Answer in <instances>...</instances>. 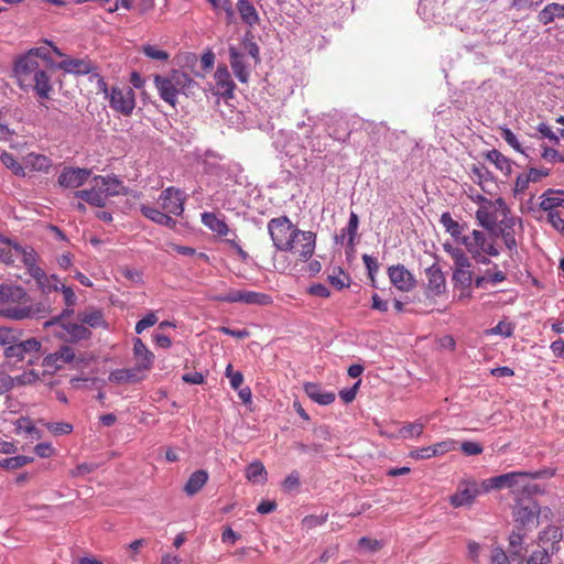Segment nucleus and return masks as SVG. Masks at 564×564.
<instances>
[{
    "label": "nucleus",
    "instance_id": "43",
    "mask_svg": "<svg viewBox=\"0 0 564 564\" xmlns=\"http://www.w3.org/2000/svg\"><path fill=\"white\" fill-rule=\"evenodd\" d=\"M167 77L173 83L178 93L184 91L194 84L193 78L183 70H173Z\"/></svg>",
    "mask_w": 564,
    "mask_h": 564
},
{
    "label": "nucleus",
    "instance_id": "35",
    "mask_svg": "<svg viewBox=\"0 0 564 564\" xmlns=\"http://www.w3.org/2000/svg\"><path fill=\"white\" fill-rule=\"evenodd\" d=\"M268 473L264 465L260 460L250 463L246 468V478L254 484H263L267 481Z\"/></svg>",
    "mask_w": 564,
    "mask_h": 564
},
{
    "label": "nucleus",
    "instance_id": "6",
    "mask_svg": "<svg viewBox=\"0 0 564 564\" xmlns=\"http://www.w3.org/2000/svg\"><path fill=\"white\" fill-rule=\"evenodd\" d=\"M40 68V64L37 59L31 55L29 52L20 56L13 66L14 75L18 79L19 86L22 89H28L31 86V77L36 74V72H42Z\"/></svg>",
    "mask_w": 564,
    "mask_h": 564
},
{
    "label": "nucleus",
    "instance_id": "31",
    "mask_svg": "<svg viewBox=\"0 0 564 564\" xmlns=\"http://www.w3.org/2000/svg\"><path fill=\"white\" fill-rule=\"evenodd\" d=\"M237 10L241 21L250 28L257 25L260 21L259 13L249 0H238Z\"/></svg>",
    "mask_w": 564,
    "mask_h": 564
},
{
    "label": "nucleus",
    "instance_id": "36",
    "mask_svg": "<svg viewBox=\"0 0 564 564\" xmlns=\"http://www.w3.org/2000/svg\"><path fill=\"white\" fill-rule=\"evenodd\" d=\"M540 207L547 213L556 212V208L564 207V198L560 192L549 191L541 196Z\"/></svg>",
    "mask_w": 564,
    "mask_h": 564
},
{
    "label": "nucleus",
    "instance_id": "49",
    "mask_svg": "<svg viewBox=\"0 0 564 564\" xmlns=\"http://www.w3.org/2000/svg\"><path fill=\"white\" fill-rule=\"evenodd\" d=\"M423 430L424 424L416 421L413 423H408L404 426H402L399 431V434L402 438L419 437L422 435Z\"/></svg>",
    "mask_w": 564,
    "mask_h": 564
},
{
    "label": "nucleus",
    "instance_id": "21",
    "mask_svg": "<svg viewBox=\"0 0 564 564\" xmlns=\"http://www.w3.org/2000/svg\"><path fill=\"white\" fill-rule=\"evenodd\" d=\"M154 85L159 91L160 97L172 107H175L177 95L180 93L170 80V78L167 76L155 75Z\"/></svg>",
    "mask_w": 564,
    "mask_h": 564
},
{
    "label": "nucleus",
    "instance_id": "39",
    "mask_svg": "<svg viewBox=\"0 0 564 564\" xmlns=\"http://www.w3.org/2000/svg\"><path fill=\"white\" fill-rule=\"evenodd\" d=\"M358 225H359L358 215L356 213L351 212L349 215V220H348L347 226L344 229H341V234L339 236L335 237L336 241L343 243L345 238L348 237V245L352 246L355 236L358 230Z\"/></svg>",
    "mask_w": 564,
    "mask_h": 564
},
{
    "label": "nucleus",
    "instance_id": "4",
    "mask_svg": "<svg viewBox=\"0 0 564 564\" xmlns=\"http://www.w3.org/2000/svg\"><path fill=\"white\" fill-rule=\"evenodd\" d=\"M487 492L489 491L486 490V480L465 478L459 481L456 492L449 497V503L454 508L470 507L478 496Z\"/></svg>",
    "mask_w": 564,
    "mask_h": 564
},
{
    "label": "nucleus",
    "instance_id": "13",
    "mask_svg": "<svg viewBox=\"0 0 564 564\" xmlns=\"http://www.w3.org/2000/svg\"><path fill=\"white\" fill-rule=\"evenodd\" d=\"M457 448V442L445 440L431 446L420 447L410 452V457L414 459H430L432 457L442 456Z\"/></svg>",
    "mask_w": 564,
    "mask_h": 564
},
{
    "label": "nucleus",
    "instance_id": "9",
    "mask_svg": "<svg viewBox=\"0 0 564 564\" xmlns=\"http://www.w3.org/2000/svg\"><path fill=\"white\" fill-rule=\"evenodd\" d=\"M462 245L465 246L467 252L479 256V252L486 251L490 257L499 256V250L489 241L486 235L477 229H474L470 235L462 237Z\"/></svg>",
    "mask_w": 564,
    "mask_h": 564
},
{
    "label": "nucleus",
    "instance_id": "40",
    "mask_svg": "<svg viewBox=\"0 0 564 564\" xmlns=\"http://www.w3.org/2000/svg\"><path fill=\"white\" fill-rule=\"evenodd\" d=\"M23 160L26 166L37 172H47L52 165L51 160L43 154L29 153Z\"/></svg>",
    "mask_w": 564,
    "mask_h": 564
},
{
    "label": "nucleus",
    "instance_id": "59",
    "mask_svg": "<svg viewBox=\"0 0 564 564\" xmlns=\"http://www.w3.org/2000/svg\"><path fill=\"white\" fill-rule=\"evenodd\" d=\"M156 322H158V317H156V315L153 312L147 314L143 318H141L135 324V333L137 334H141L148 327H151V326L155 325Z\"/></svg>",
    "mask_w": 564,
    "mask_h": 564
},
{
    "label": "nucleus",
    "instance_id": "42",
    "mask_svg": "<svg viewBox=\"0 0 564 564\" xmlns=\"http://www.w3.org/2000/svg\"><path fill=\"white\" fill-rule=\"evenodd\" d=\"M77 317L83 325H88L93 328H98L105 325L104 315L99 310L90 308L88 311L80 312Z\"/></svg>",
    "mask_w": 564,
    "mask_h": 564
},
{
    "label": "nucleus",
    "instance_id": "34",
    "mask_svg": "<svg viewBox=\"0 0 564 564\" xmlns=\"http://www.w3.org/2000/svg\"><path fill=\"white\" fill-rule=\"evenodd\" d=\"M208 473L206 470L199 469L194 471L184 486V491L188 496H194L197 494L207 482Z\"/></svg>",
    "mask_w": 564,
    "mask_h": 564
},
{
    "label": "nucleus",
    "instance_id": "54",
    "mask_svg": "<svg viewBox=\"0 0 564 564\" xmlns=\"http://www.w3.org/2000/svg\"><path fill=\"white\" fill-rule=\"evenodd\" d=\"M29 273L34 278L40 288L44 293H46V284L45 282H50L48 276H46L45 272L35 263L32 267L28 268Z\"/></svg>",
    "mask_w": 564,
    "mask_h": 564
},
{
    "label": "nucleus",
    "instance_id": "44",
    "mask_svg": "<svg viewBox=\"0 0 564 564\" xmlns=\"http://www.w3.org/2000/svg\"><path fill=\"white\" fill-rule=\"evenodd\" d=\"M242 303L265 306L272 303V297L265 293L245 290Z\"/></svg>",
    "mask_w": 564,
    "mask_h": 564
},
{
    "label": "nucleus",
    "instance_id": "16",
    "mask_svg": "<svg viewBox=\"0 0 564 564\" xmlns=\"http://www.w3.org/2000/svg\"><path fill=\"white\" fill-rule=\"evenodd\" d=\"M388 274L391 283L400 291L409 292L415 286L416 281L414 276L402 264L390 267Z\"/></svg>",
    "mask_w": 564,
    "mask_h": 564
},
{
    "label": "nucleus",
    "instance_id": "30",
    "mask_svg": "<svg viewBox=\"0 0 564 564\" xmlns=\"http://www.w3.org/2000/svg\"><path fill=\"white\" fill-rule=\"evenodd\" d=\"M202 223L205 227H207L213 232L218 236H227L229 232V227L226 224L224 218L218 217L214 213L205 212L202 214Z\"/></svg>",
    "mask_w": 564,
    "mask_h": 564
},
{
    "label": "nucleus",
    "instance_id": "47",
    "mask_svg": "<svg viewBox=\"0 0 564 564\" xmlns=\"http://www.w3.org/2000/svg\"><path fill=\"white\" fill-rule=\"evenodd\" d=\"M0 161L7 169L11 170L15 175H25L24 167L15 160V158L11 153L3 151L0 155Z\"/></svg>",
    "mask_w": 564,
    "mask_h": 564
},
{
    "label": "nucleus",
    "instance_id": "2",
    "mask_svg": "<svg viewBox=\"0 0 564 564\" xmlns=\"http://www.w3.org/2000/svg\"><path fill=\"white\" fill-rule=\"evenodd\" d=\"M268 231L272 239L273 246L280 251L291 250L292 245L290 241L294 242V238L299 237V235L303 237L302 240L305 242L304 249L306 250L304 253H306V251L310 249V243L312 241L310 239L312 236L305 234V230L296 228L288 216L272 218L268 223Z\"/></svg>",
    "mask_w": 564,
    "mask_h": 564
},
{
    "label": "nucleus",
    "instance_id": "8",
    "mask_svg": "<svg viewBox=\"0 0 564 564\" xmlns=\"http://www.w3.org/2000/svg\"><path fill=\"white\" fill-rule=\"evenodd\" d=\"M110 107L123 116H130L135 107L134 91L131 87H112L109 94Z\"/></svg>",
    "mask_w": 564,
    "mask_h": 564
},
{
    "label": "nucleus",
    "instance_id": "51",
    "mask_svg": "<svg viewBox=\"0 0 564 564\" xmlns=\"http://www.w3.org/2000/svg\"><path fill=\"white\" fill-rule=\"evenodd\" d=\"M513 329L514 328L511 323L501 321L495 327L487 329L486 333L488 335H499L503 338H509L512 336Z\"/></svg>",
    "mask_w": 564,
    "mask_h": 564
},
{
    "label": "nucleus",
    "instance_id": "48",
    "mask_svg": "<svg viewBox=\"0 0 564 564\" xmlns=\"http://www.w3.org/2000/svg\"><path fill=\"white\" fill-rule=\"evenodd\" d=\"M452 280L454 286H471L473 272L469 269H454Z\"/></svg>",
    "mask_w": 564,
    "mask_h": 564
},
{
    "label": "nucleus",
    "instance_id": "57",
    "mask_svg": "<svg viewBox=\"0 0 564 564\" xmlns=\"http://www.w3.org/2000/svg\"><path fill=\"white\" fill-rule=\"evenodd\" d=\"M47 430L54 435H65L69 434L73 431V426L68 423L57 422V423H44Z\"/></svg>",
    "mask_w": 564,
    "mask_h": 564
},
{
    "label": "nucleus",
    "instance_id": "46",
    "mask_svg": "<svg viewBox=\"0 0 564 564\" xmlns=\"http://www.w3.org/2000/svg\"><path fill=\"white\" fill-rule=\"evenodd\" d=\"M20 258L26 268L36 263V252L32 248L14 245V259Z\"/></svg>",
    "mask_w": 564,
    "mask_h": 564
},
{
    "label": "nucleus",
    "instance_id": "10",
    "mask_svg": "<svg viewBox=\"0 0 564 564\" xmlns=\"http://www.w3.org/2000/svg\"><path fill=\"white\" fill-rule=\"evenodd\" d=\"M29 303V294L19 285L3 283L0 284V304L6 307H19Z\"/></svg>",
    "mask_w": 564,
    "mask_h": 564
},
{
    "label": "nucleus",
    "instance_id": "38",
    "mask_svg": "<svg viewBox=\"0 0 564 564\" xmlns=\"http://www.w3.org/2000/svg\"><path fill=\"white\" fill-rule=\"evenodd\" d=\"M440 221L445 228L446 232H448L455 239V241L460 243L462 237L465 236L463 235V226L458 221L454 220L451 214L447 212L441 215Z\"/></svg>",
    "mask_w": 564,
    "mask_h": 564
},
{
    "label": "nucleus",
    "instance_id": "55",
    "mask_svg": "<svg viewBox=\"0 0 564 564\" xmlns=\"http://www.w3.org/2000/svg\"><path fill=\"white\" fill-rule=\"evenodd\" d=\"M328 281L332 285H334L338 290H341L349 285L348 279L345 276V274L340 268L335 269L333 274L328 275Z\"/></svg>",
    "mask_w": 564,
    "mask_h": 564
},
{
    "label": "nucleus",
    "instance_id": "24",
    "mask_svg": "<svg viewBox=\"0 0 564 564\" xmlns=\"http://www.w3.org/2000/svg\"><path fill=\"white\" fill-rule=\"evenodd\" d=\"M145 369L140 368L138 365L130 369H117L109 376V380L117 383H135L145 378L142 373Z\"/></svg>",
    "mask_w": 564,
    "mask_h": 564
},
{
    "label": "nucleus",
    "instance_id": "58",
    "mask_svg": "<svg viewBox=\"0 0 564 564\" xmlns=\"http://www.w3.org/2000/svg\"><path fill=\"white\" fill-rule=\"evenodd\" d=\"M141 213L144 217L154 221L155 224H160L162 221V217L164 215V213L159 210L158 208L147 206V205L141 206Z\"/></svg>",
    "mask_w": 564,
    "mask_h": 564
},
{
    "label": "nucleus",
    "instance_id": "56",
    "mask_svg": "<svg viewBox=\"0 0 564 564\" xmlns=\"http://www.w3.org/2000/svg\"><path fill=\"white\" fill-rule=\"evenodd\" d=\"M245 290H232L225 294L216 296L219 302L226 303H242Z\"/></svg>",
    "mask_w": 564,
    "mask_h": 564
},
{
    "label": "nucleus",
    "instance_id": "5",
    "mask_svg": "<svg viewBox=\"0 0 564 564\" xmlns=\"http://www.w3.org/2000/svg\"><path fill=\"white\" fill-rule=\"evenodd\" d=\"M540 506L532 499L519 500L513 507V519L518 529L531 530L539 525Z\"/></svg>",
    "mask_w": 564,
    "mask_h": 564
},
{
    "label": "nucleus",
    "instance_id": "11",
    "mask_svg": "<svg viewBox=\"0 0 564 564\" xmlns=\"http://www.w3.org/2000/svg\"><path fill=\"white\" fill-rule=\"evenodd\" d=\"M502 219L498 221V226L496 230L492 232L495 236H501L506 247L512 251L517 249V239H516V225L517 219L509 215L507 208L502 209Z\"/></svg>",
    "mask_w": 564,
    "mask_h": 564
},
{
    "label": "nucleus",
    "instance_id": "1",
    "mask_svg": "<svg viewBox=\"0 0 564 564\" xmlns=\"http://www.w3.org/2000/svg\"><path fill=\"white\" fill-rule=\"evenodd\" d=\"M0 346L3 347V355L9 361L18 362L36 355L42 345L36 338L22 339V333L9 327H0Z\"/></svg>",
    "mask_w": 564,
    "mask_h": 564
},
{
    "label": "nucleus",
    "instance_id": "61",
    "mask_svg": "<svg viewBox=\"0 0 564 564\" xmlns=\"http://www.w3.org/2000/svg\"><path fill=\"white\" fill-rule=\"evenodd\" d=\"M501 137L516 151L524 153V151L521 148L520 142L518 141V138L510 129H508V128L502 129Z\"/></svg>",
    "mask_w": 564,
    "mask_h": 564
},
{
    "label": "nucleus",
    "instance_id": "14",
    "mask_svg": "<svg viewBox=\"0 0 564 564\" xmlns=\"http://www.w3.org/2000/svg\"><path fill=\"white\" fill-rule=\"evenodd\" d=\"M75 357L74 349L67 345H63L55 352L47 355L43 359V366L48 370L56 371L62 369L65 365L72 364Z\"/></svg>",
    "mask_w": 564,
    "mask_h": 564
},
{
    "label": "nucleus",
    "instance_id": "3",
    "mask_svg": "<svg viewBox=\"0 0 564 564\" xmlns=\"http://www.w3.org/2000/svg\"><path fill=\"white\" fill-rule=\"evenodd\" d=\"M554 475L551 468L536 471H511L486 479V490L511 488L528 490L527 479L550 478Z\"/></svg>",
    "mask_w": 564,
    "mask_h": 564
},
{
    "label": "nucleus",
    "instance_id": "28",
    "mask_svg": "<svg viewBox=\"0 0 564 564\" xmlns=\"http://www.w3.org/2000/svg\"><path fill=\"white\" fill-rule=\"evenodd\" d=\"M75 196L95 207H105L107 200L101 187L97 183L90 189L77 191Z\"/></svg>",
    "mask_w": 564,
    "mask_h": 564
},
{
    "label": "nucleus",
    "instance_id": "12",
    "mask_svg": "<svg viewBox=\"0 0 564 564\" xmlns=\"http://www.w3.org/2000/svg\"><path fill=\"white\" fill-rule=\"evenodd\" d=\"M160 200L167 214L180 216L184 212L185 195L178 188L173 186L165 188L160 195Z\"/></svg>",
    "mask_w": 564,
    "mask_h": 564
},
{
    "label": "nucleus",
    "instance_id": "22",
    "mask_svg": "<svg viewBox=\"0 0 564 564\" xmlns=\"http://www.w3.org/2000/svg\"><path fill=\"white\" fill-rule=\"evenodd\" d=\"M29 88H32L40 99H50L51 93L53 91L51 76L44 69L36 72V74L31 77V86H29Z\"/></svg>",
    "mask_w": 564,
    "mask_h": 564
},
{
    "label": "nucleus",
    "instance_id": "62",
    "mask_svg": "<svg viewBox=\"0 0 564 564\" xmlns=\"http://www.w3.org/2000/svg\"><path fill=\"white\" fill-rule=\"evenodd\" d=\"M481 545L476 541L469 540L467 542V557L473 561L475 564L479 563V557L481 553Z\"/></svg>",
    "mask_w": 564,
    "mask_h": 564
},
{
    "label": "nucleus",
    "instance_id": "29",
    "mask_svg": "<svg viewBox=\"0 0 564 564\" xmlns=\"http://www.w3.org/2000/svg\"><path fill=\"white\" fill-rule=\"evenodd\" d=\"M305 234H308L311 235V246H310V249L306 251V253H304V251L306 249H304V240H302V236L299 235V237L294 238V242H291L290 243L292 245V248L291 250H286L285 252H293L295 254L299 256L300 260L302 261H307L311 259V257L313 256L314 251H315V246H316V234H314L313 231H305Z\"/></svg>",
    "mask_w": 564,
    "mask_h": 564
},
{
    "label": "nucleus",
    "instance_id": "52",
    "mask_svg": "<svg viewBox=\"0 0 564 564\" xmlns=\"http://www.w3.org/2000/svg\"><path fill=\"white\" fill-rule=\"evenodd\" d=\"M236 47L241 50V52H245L246 58L247 56H250L256 63L259 62V46L253 41L243 40L242 43Z\"/></svg>",
    "mask_w": 564,
    "mask_h": 564
},
{
    "label": "nucleus",
    "instance_id": "33",
    "mask_svg": "<svg viewBox=\"0 0 564 564\" xmlns=\"http://www.w3.org/2000/svg\"><path fill=\"white\" fill-rule=\"evenodd\" d=\"M556 19H564V6L556 2L547 4L538 14V20L543 25H547Z\"/></svg>",
    "mask_w": 564,
    "mask_h": 564
},
{
    "label": "nucleus",
    "instance_id": "17",
    "mask_svg": "<svg viewBox=\"0 0 564 564\" xmlns=\"http://www.w3.org/2000/svg\"><path fill=\"white\" fill-rule=\"evenodd\" d=\"M56 68L62 69L68 74L87 75L95 69V66L87 58L65 57L59 63H57Z\"/></svg>",
    "mask_w": 564,
    "mask_h": 564
},
{
    "label": "nucleus",
    "instance_id": "23",
    "mask_svg": "<svg viewBox=\"0 0 564 564\" xmlns=\"http://www.w3.org/2000/svg\"><path fill=\"white\" fill-rule=\"evenodd\" d=\"M94 182L97 183V185L99 184V187H101L106 198L109 196L124 195L127 193L126 187L117 176L98 175L94 177Z\"/></svg>",
    "mask_w": 564,
    "mask_h": 564
},
{
    "label": "nucleus",
    "instance_id": "26",
    "mask_svg": "<svg viewBox=\"0 0 564 564\" xmlns=\"http://www.w3.org/2000/svg\"><path fill=\"white\" fill-rule=\"evenodd\" d=\"M214 79L216 83V93L224 97H231L235 88V83L231 79V75L226 66L217 67L214 75Z\"/></svg>",
    "mask_w": 564,
    "mask_h": 564
},
{
    "label": "nucleus",
    "instance_id": "32",
    "mask_svg": "<svg viewBox=\"0 0 564 564\" xmlns=\"http://www.w3.org/2000/svg\"><path fill=\"white\" fill-rule=\"evenodd\" d=\"M133 352L137 359V365L140 368L149 370L153 364L154 356L140 338L134 339Z\"/></svg>",
    "mask_w": 564,
    "mask_h": 564
},
{
    "label": "nucleus",
    "instance_id": "53",
    "mask_svg": "<svg viewBox=\"0 0 564 564\" xmlns=\"http://www.w3.org/2000/svg\"><path fill=\"white\" fill-rule=\"evenodd\" d=\"M0 261L4 263L14 262V245L6 238H3V245H0Z\"/></svg>",
    "mask_w": 564,
    "mask_h": 564
},
{
    "label": "nucleus",
    "instance_id": "15",
    "mask_svg": "<svg viewBox=\"0 0 564 564\" xmlns=\"http://www.w3.org/2000/svg\"><path fill=\"white\" fill-rule=\"evenodd\" d=\"M90 170L82 167H64L58 176V184L66 188H77L89 177Z\"/></svg>",
    "mask_w": 564,
    "mask_h": 564
},
{
    "label": "nucleus",
    "instance_id": "27",
    "mask_svg": "<svg viewBox=\"0 0 564 564\" xmlns=\"http://www.w3.org/2000/svg\"><path fill=\"white\" fill-rule=\"evenodd\" d=\"M304 391L310 399L321 405H328L335 401V393L325 391L322 387L314 382H307L304 384Z\"/></svg>",
    "mask_w": 564,
    "mask_h": 564
},
{
    "label": "nucleus",
    "instance_id": "60",
    "mask_svg": "<svg viewBox=\"0 0 564 564\" xmlns=\"http://www.w3.org/2000/svg\"><path fill=\"white\" fill-rule=\"evenodd\" d=\"M462 452L467 456H475L482 453V446L477 442L466 441L460 444Z\"/></svg>",
    "mask_w": 564,
    "mask_h": 564
},
{
    "label": "nucleus",
    "instance_id": "50",
    "mask_svg": "<svg viewBox=\"0 0 564 564\" xmlns=\"http://www.w3.org/2000/svg\"><path fill=\"white\" fill-rule=\"evenodd\" d=\"M141 52L149 58L151 59H154V61H167L170 55L166 51H163L161 48H159L158 46L155 45H151V44H144L142 47H141Z\"/></svg>",
    "mask_w": 564,
    "mask_h": 564
},
{
    "label": "nucleus",
    "instance_id": "20",
    "mask_svg": "<svg viewBox=\"0 0 564 564\" xmlns=\"http://www.w3.org/2000/svg\"><path fill=\"white\" fill-rule=\"evenodd\" d=\"M61 327L65 334L58 336L69 343H78L80 340H88L91 337V332L88 327L80 323H61Z\"/></svg>",
    "mask_w": 564,
    "mask_h": 564
},
{
    "label": "nucleus",
    "instance_id": "45",
    "mask_svg": "<svg viewBox=\"0 0 564 564\" xmlns=\"http://www.w3.org/2000/svg\"><path fill=\"white\" fill-rule=\"evenodd\" d=\"M34 460L31 456L17 455L13 457L4 458L0 460V468L3 469H19Z\"/></svg>",
    "mask_w": 564,
    "mask_h": 564
},
{
    "label": "nucleus",
    "instance_id": "19",
    "mask_svg": "<svg viewBox=\"0 0 564 564\" xmlns=\"http://www.w3.org/2000/svg\"><path fill=\"white\" fill-rule=\"evenodd\" d=\"M229 62L235 76L241 82L246 83L249 78V69L245 52L236 46L229 47Z\"/></svg>",
    "mask_w": 564,
    "mask_h": 564
},
{
    "label": "nucleus",
    "instance_id": "64",
    "mask_svg": "<svg viewBox=\"0 0 564 564\" xmlns=\"http://www.w3.org/2000/svg\"><path fill=\"white\" fill-rule=\"evenodd\" d=\"M491 564H509V558L505 551L500 547H495L490 556Z\"/></svg>",
    "mask_w": 564,
    "mask_h": 564
},
{
    "label": "nucleus",
    "instance_id": "63",
    "mask_svg": "<svg viewBox=\"0 0 564 564\" xmlns=\"http://www.w3.org/2000/svg\"><path fill=\"white\" fill-rule=\"evenodd\" d=\"M547 221L557 231L564 230V218L560 215L557 210L547 213Z\"/></svg>",
    "mask_w": 564,
    "mask_h": 564
},
{
    "label": "nucleus",
    "instance_id": "25",
    "mask_svg": "<svg viewBox=\"0 0 564 564\" xmlns=\"http://www.w3.org/2000/svg\"><path fill=\"white\" fill-rule=\"evenodd\" d=\"M46 46H39L30 48L28 52L33 55L36 59L41 58L45 62L46 66L50 68H56L57 63H55L51 57V52H53L55 55L59 57H65V54L51 41L44 40L43 41Z\"/></svg>",
    "mask_w": 564,
    "mask_h": 564
},
{
    "label": "nucleus",
    "instance_id": "41",
    "mask_svg": "<svg viewBox=\"0 0 564 564\" xmlns=\"http://www.w3.org/2000/svg\"><path fill=\"white\" fill-rule=\"evenodd\" d=\"M476 219L479 225L490 232L496 230L498 226V217L495 213L490 212L487 207H480L476 212Z\"/></svg>",
    "mask_w": 564,
    "mask_h": 564
},
{
    "label": "nucleus",
    "instance_id": "7",
    "mask_svg": "<svg viewBox=\"0 0 564 564\" xmlns=\"http://www.w3.org/2000/svg\"><path fill=\"white\" fill-rule=\"evenodd\" d=\"M47 313H50V305L43 302L35 304H31L29 302L24 304V306L0 308V316L13 321H21L25 318H42Z\"/></svg>",
    "mask_w": 564,
    "mask_h": 564
},
{
    "label": "nucleus",
    "instance_id": "37",
    "mask_svg": "<svg viewBox=\"0 0 564 564\" xmlns=\"http://www.w3.org/2000/svg\"><path fill=\"white\" fill-rule=\"evenodd\" d=\"M486 159L495 164V166L500 170L505 175H509L512 172V163L511 161L505 156L501 152L494 149L487 152Z\"/></svg>",
    "mask_w": 564,
    "mask_h": 564
},
{
    "label": "nucleus",
    "instance_id": "18",
    "mask_svg": "<svg viewBox=\"0 0 564 564\" xmlns=\"http://www.w3.org/2000/svg\"><path fill=\"white\" fill-rule=\"evenodd\" d=\"M427 279V292L433 296L441 295L446 288L445 276L441 268L434 263L425 269Z\"/></svg>",
    "mask_w": 564,
    "mask_h": 564
}]
</instances>
